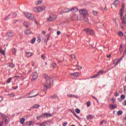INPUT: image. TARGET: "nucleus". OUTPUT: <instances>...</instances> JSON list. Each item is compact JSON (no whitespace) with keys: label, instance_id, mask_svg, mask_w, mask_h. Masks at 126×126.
I'll return each mask as SVG.
<instances>
[{"label":"nucleus","instance_id":"1","mask_svg":"<svg viewBox=\"0 0 126 126\" xmlns=\"http://www.w3.org/2000/svg\"><path fill=\"white\" fill-rule=\"evenodd\" d=\"M44 77L46 80V83L44 85V90H47L48 88L53 84V79L48 75H44Z\"/></svg>","mask_w":126,"mask_h":126},{"label":"nucleus","instance_id":"2","mask_svg":"<svg viewBox=\"0 0 126 126\" xmlns=\"http://www.w3.org/2000/svg\"><path fill=\"white\" fill-rule=\"evenodd\" d=\"M25 16L30 20H36V18H34V16L31 13H25Z\"/></svg>","mask_w":126,"mask_h":126},{"label":"nucleus","instance_id":"3","mask_svg":"<svg viewBox=\"0 0 126 126\" xmlns=\"http://www.w3.org/2000/svg\"><path fill=\"white\" fill-rule=\"evenodd\" d=\"M47 117H52V114L50 113H44L40 116H37L36 119L40 120H41V118H46Z\"/></svg>","mask_w":126,"mask_h":126},{"label":"nucleus","instance_id":"4","mask_svg":"<svg viewBox=\"0 0 126 126\" xmlns=\"http://www.w3.org/2000/svg\"><path fill=\"white\" fill-rule=\"evenodd\" d=\"M84 30L86 32L88 35H91V36H94V34H95L94 31H93V30L92 29H86Z\"/></svg>","mask_w":126,"mask_h":126},{"label":"nucleus","instance_id":"5","mask_svg":"<svg viewBox=\"0 0 126 126\" xmlns=\"http://www.w3.org/2000/svg\"><path fill=\"white\" fill-rule=\"evenodd\" d=\"M122 23L121 24V27L122 29H124L126 26V14L124 16L123 18L122 19Z\"/></svg>","mask_w":126,"mask_h":126},{"label":"nucleus","instance_id":"6","mask_svg":"<svg viewBox=\"0 0 126 126\" xmlns=\"http://www.w3.org/2000/svg\"><path fill=\"white\" fill-rule=\"evenodd\" d=\"M66 11H64V12L66 13V12H69V11H73V12H77L78 11V9L77 7H73L71 9H65Z\"/></svg>","mask_w":126,"mask_h":126},{"label":"nucleus","instance_id":"7","mask_svg":"<svg viewBox=\"0 0 126 126\" xmlns=\"http://www.w3.org/2000/svg\"><path fill=\"white\" fill-rule=\"evenodd\" d=\"M57 19V16L54 15H51V16H49V18L47 19L48 21H55Z\"/></svg>","mask_w":126,"mask_h":126},{"label":"nucleus","instance_id":"8","mask_svg":"<svg viewBox=\"0 0 126 126\" xmlns=\"http://www.w3.org/2000/svg\"><path fill=\"white\" fill-rule=\"evenodd\" d=\"M125 7H126V4L125 3H123L122 5V8L120 10L121 17H123V14H124V10L125 9Z\"/></svg>","mask_w":126,"mask_h":126},{"label":"nucleus","instance_id":"9","mask_svg":"<svg viewBox=\"0 0 126 126\" xmlns=\"http://www.w3.org/2000/svg\"><path fill=\"white\" fill-rule=\"evenodd\" d=\"M79 13L80 14H82L83 15H86L88 12H87V10L85 9H82L79 11Z\"/></svg>","mask_w":126,"mask_h":126},{"label":"nucleus","instance_id":"10","mask_svg":"<svg viewBox=\"0 0 126 126\" xmlns=\"http://www.w3.org/2000/svg\"><path fill=\"white\" fill-rule=\"evenodd\" d=\"M51 100H53L54 102H55V101H57V99H59V96H58V95L57 94H55L54 95L51 96Z\"/></svg>","mask_w":126,"mask_h":126},{"label":"nucleus","instance_id":"11","mask_svg":"<svg viewBox=\"0 0 126 126\" xmlns=\"http://www.w3.org/2000/svg\"><path fill=\"white\" fill-rule=\"evenodd\" d=\"M13 36H14V33L12 32H10L7 33V36L8 38L13 37Z\"/></svg>","mask_w":126,"mask_h":126},{"label":"nucleus","instance_id":"12","mask_svg":"<svg viewBox=\"0 0 126 126\" xmlns=\"http://www.w3.org/2000/svg\"><path fill=\"white\" fill-rule=\"evenodd\" d=\"M120 4V1L118 0H115L113 4H111V5H114L115 7H117L118 5Z\"/></svg>","mask_w":126,"mask_h":126},{"label":"nucleus","instance_id":"13","mask_svg":"<svg viewBox=\"0 0 126 126\" xmlns=\"http://www.w3.org/2000/svg\"><path fill=\"white\" fill-rule=\"evenodd\" d=\"M37 78H38V74L37 73H34L33 75L32 76V80H36V79H37Z\"/></svg>","mask_w":126,"mask_h":126},{"label":"nucleus","instance_id":"14","mask_svg":"<svg viewBox=\"0 0 126 126\" xmlns=\"http://www.w3.org/2000/svg\"><path fill=\"white\" fill-rule=\"evenodd\" d=\"M38 12H41L43 11V10H44V9L46 8V7L45 6H42L41 7H38Z\"/></svg>","mask_w":126,"mask_h":126},{"label":"nucleus","instance_id":"15","mask_svg":"<svg viewBox=\"0 0 126 126\" xmlns=\"http://www.w3.org/2000/svg\"><path fill=\"white\" fill-rule=\"evenodd\" d=\"M7 65L9 67H10V68H13V67H14V66H15V65L14 64H13V63H7Z\"/></svg>","mask_w":126,"mask_h":126},{"label":"nucleus","instance_id":"16","mask_svg":"<svg viewBox=\"0 0 126 126\" xmlns=\"http://www.w3.org/2000/svg\"><path fill=\"white\" fill-rule=\"evenodd\" d=\"M32 55H33V54L30 52H27L26 53V56L27 58H30V57L32 56Z\"/></svg>","mask_w":126,"mask_h":126},{"label":"nucleus","instance_id":"17","mask_svg":"<svg viewBox=\"0 0 126 126\" xmlns=\"http://www.w3.org/2000/svg\"><path fill=\"white\" fill-rule=\"evenodd\" d=\"M31 33H32L31 30L28 29L25 31L26 35H29Z\"/></svg>","mask_w":126,"mask_h":126},{"label":"nucleus","instance_id":"18","mask_svg":"<svg viewBox=\"0 0 126 126\" xmlns=\"http://www.w3.org/2000/svg\"><path fill=\"white\" fill-rule=\"evenodd\" d=\"M110 109H112V110H114V109H116L117 108V105L115 104H111L109 106Z\"/></svg>","mask_w":126,"mask_h":126},{"label":"nucleus","instance_id":"19","mask_svg":"<svg viewBox=\"0 0 126 126\" xmlns=\"http://www.w3.org/2000/svg\"><path fill=\"white\" fill-rule=\"evenodd\" d=\"M42 2L43 1H42V0H39L35 1V3L36 5H38L39 4H41V3H42Z\"/></svg>","mask_w":126,"mask_h":126},{"label":"nucleus","instance_id":"20","mask_svg":"<svg viewBox=\"0 0 126 126\" xmlns=\"http://www.w3.org/2000/svg\"><path fill=\"white\" fill-rule=\"evenodd\" d=\"M24 122H25V119L24 118H22L20 120V123L21 125H23L24 124Z\"/></svg>","mask_w":126,"mask_h":126},{"label":"nucleus","instance_id":"21","mask_svg":"<svg viewBox=\"0 0 126 126\" xmlns=\"http://www.w3.org/2000/svg\"><path fill=\"white\" fill-rule=\"evenodd\" d=\"M104 73V70H100L99 71L97 72V76H99V75H102Z\"/></svg>","mask_w":126,"mask_h":126},{"label":"nucleus","instance_id":"22","mask_svg":"<svg viewBox=\"0 0 126 126\" xmlns=\"http://www.w3.org/2000/svg\"><path fill=\"white\" fill-rule=\"evenodd\" d=\"M67 96L68 97H74V98H78V96L76 95L69 94H67Z\"/></svg>","mask_w":126,"mask_h":126},{"label":"nucleus","instance_id":"23","mask_svg":"<svg viewBox=\"0 0 126 126\" xmlns=\"http://www.w3.org/2000/svg\"><path fill=\"white\" fill-rule=\"evenodd\" d=\"M46 123L47 122H42L41 123H39L37 125L39 126H46Z\"/></svg>","mask_w":126,"mask_h":126},{"label":"nucleus","instance_id":"24","mask_svg":"<svg viewBox=\"0 0 126 126\" xmlns=\"http://www.w3.org/2000/svg\"><path fill=\"white\" fill-rule=\"evenodd\" d=\"M73 76H76V77L79 76V72H77L73 73Z\"/></svg>","mask_w":126,"mask_h":126},{"label":"nucleus","instance_id":"25","mask_svg":"<svg viewBox=\"0 0 126 126\" xmlns=\"http://www.w3.org/2000/svg\"><path fill=\"white\" fill-rule=\"evenodd\" d=\"M12 54L13 55H16V49H15V48L12 49Z\"/></svg>","mask_w":126,"mask_h":126},{"label":"nucleus","instance_id":"26","mask_svg":"<svg viewBox=\"0 0 126 126\" xmlns=\"http://www.w3.org/2000/svg\"><path fill=\"white\" fill-rule=\"evenodd\" d=\"M24 25L25 27H29V23L27 22H24Z\"/></svg>","mask_w":126,"mask_h":126},{"label":"nucleus","instance_id":"27","mask_svg":"<svg viewBox=\"0 0 126 126\" xmlns=\"http://www.w3.org/2000/svg\"><path fill=\"white\" fill-rule=\"evenodd\" d=\"M93 13L94 16H97V15H98V13H99V12L98 11H93Z\"/></svg>","mask_w":126,"mask_h":126},{"label":"nucleus","instance_id":"28","mask_svg":"<svg viewBox=\"0 0 126 126\" xmlns=\"http://www.w3.org/2000/svg\"><path fill=\"white\" fill-rule=\"evenodd\" d=\"M33 11H34V12H39V10L38 7H34L33 8Z\"/></svg>","mask_w":126,"mask_h":126},{"label":"nucleus","instance_id":"29","mask_svg":"<svg viewBox=\"0 0 126 126\" xmlns=\"http://www.w3.org/2000/svg\"><path fill=\"white\" fill-rule=\"evenodd\" d=\"M13 78L12 77H10V78H9L7 80V83H10V82H11V80H12V79Z\"/></svg>","mask_w":126,"mask_h":126},{"label":"nucleus","instance_id":"30","mask_svg":"<svg viewBox=\"0 0 126 126\" xmlns=\"http://www.w3.org/2000/svg\"><path fill=\"white\" fill-rule=\"evenodd\" d=\"M38 94H33L32 95L28 96V98H33V97H36V96H38Z\"/></svg>","mask_w":126,"mask_h":126},{"label":"nucleus","instance_id":"31","mask_svg":"<svg viewBox=\"0 0 126 126\" xmlns=\"http://www.w3.org/2000/svg\"><path fill=\"white\" fill-rule=\"evenodd\" d=\"M122 114H123V111L122 110H119L117 112V115L118 116H121V115H122Z\"/></svg>","mask_w":126,"mask_h":126},{"label":"nucleus","instance_id":"32","mask_svg":"<svg viewBox=\"0 0 126 126\" xmlns=\"http://www.w3.org/2000/svg\"><path fill=\"white\" fill-rule=\"evenodd\" d=\"M4 120H5V124H8V117L4 118Z\"/></svg>","mask_w":126,"mask_h":126},{"label":"nucleus","instance_id":"33","mask_svg":"<svg viewBox=\"0 0 126 126\" xmlns=\"http://www.w3.org/2000/svg\"><path fill=\"white\" fill-rule=\"evenodd\" d=\"M119 51L121 53H123V44H122L120 45V47L119 48Z\"/></svg>","mask_w":126,"mask_h":126},{"label":"nucleus","instance_id":"34","mask_svg":"<svg viewBox=\"0 0 126 126\" xmlns=\"http://www.w3.org/2000/svg\"><path fill=\"white\" fill-rule=\"evenodd\" d=\"M114 95L115 97H118L120 96V94H119V93L118 92H115L114 94Z\"/></svg>","mask_w":126,"mask_h":126},{"label":"nucleus","instance_id":"35","mask_svg":"<svg viewBox=\"0 0 126 126\" xmlns=\"http://www.w3.org/2000/svg\"><path fill=\"white\" fill-rule=\"evenodd\" d=\"M26 126H32L31 121H29V122H27Z\"/></svg>","mask_w":126,"mask_h":126},{"label":"nucleus","instance_id":"36","mask_svg":"<svg viewBox=\"0 0 126 126\" xmlns=\"http://www.w3.org/2000/svg\"><path fill=\"white\" fill-rule=\"evenodd\" d=\"M16 15H17L16 13L15 12L13 13V14L12 15V18H15V17H16Z\"/></svg>","mask_w":126,"mask_h":126},{"label":"nucleus","instance_id":"37","mask_svg":"<svg viewBox=\"0 0 126 126\" xmlns=\"http://www.w3.org/2000/svg\"><path fill=\"white\" fill-rule=\"evenodd\" d=\"M35 41H36V38L35 37L33 38V39L32 40V44H34V43H35Z\"/></svg>","mask_w":126,"mask_h":126},{"label":"nucleus","instance_id":"38","mask_svg":"<svg viewBox=\"0 0 126 126\" xmlns=\"http://www.w3.org/2000/svg\"><path fill=\"white\" fill-rule=\"evenodd\" d=\"M111 102H112V103H113L114 104H115L116 103V99H115V98H112L111 99Z\"/></svg>","mask_w":126,"mask_h":126},{"label":"nucleus","instance_id":"39","mask_svg":"<svg viewBox=\"0 0 126 126\" xmlns=\"http://www.w3.org/2000/svg\"><path fill=\"white\" fill-rule=\"evenodd\" d=\"M41 57L42 58V60H43L44 61L46 60V56H45V55L42 54Z\"/></svg>","mask_w":126,"mask_h":126},{"label":"nucleus","instance_id":"40","mask_svg":"<svg viewBox=\"0 0 126 126\" xmlns=\"http://www.w3.org/2000/svg\"><path fill=\"white\" fill-rule=\"evenodd\" d=\"M121 98L122 99V100H124L126 98V96L124 94H122L121 95Z\"/></svg>","mask_w":126,"mask_h":126},{"label":"nucleus","instance_id":"41","mask_svg":"<svg viewBox=\"0 0 126 126\" xmlns=\"http://www.w3.org/2000/svg\"><path fill=\"white\" fill-rule=\"evenodd\" d=\"M75 112L76 113H77V114H79L80 113V110H79V109L78 108H76L75 109Z\"/></svg>","mask_w":126,"mask_h":126},{"label":"nucleus","instance_id":"42","mask_svg":"<svg viewBox=\"0 0 126 126\" xmlns=\"http://www.w3.org/2000/svg\"><path fill=\"white\" fill-rule=\"evenodd\" d=\"M87 119H88V120H90V119H92V115H89L87 116Z\"/></svg>","mask_w":126,"mask_h":126},{"label":"nucleus","instance_id":"43","mask_svg":"<svg viewBox=\"0 0 126 126\" xmlns=\"http://www.w3.org/2000/svg\"><path fill=\"white\" fill-rule=\"evenodd\" d=\"M39 107H40V105H39L38 104H34L33 105V108H39Z\"/></svg>","mask_w":126,"mask_h":126},{"label":"nucleus","instance_id":"44","mask_svg":"<svg viewBox=\"0 0 126 126\" xmlns=\"http://www.w3.org/2000/svg\"><path fill=\"white\" fill-rule=\"evenodd\" d=\"M0 53L1 54H2V55H3V56H4L5 55V51L3 50H2Z\"/></svg>","mask_w":126,"mask_h":126},{"label":"nucleus","instance_id":"45","mask_svg":"<svg viewBox=\"0 0 126 126\" xmlns=\"http://www.w3.org/2000/svg\"><path fill=\"white\" fill-rule=\"evenodd\" d=\"M87 107H90V105H91V103L90 102V101H88L87 103Z\"/></svg>","mask_w":126,"mask_h":126},{"label":"nucleus","instance_id":"46","mask_svg":"<svg viewBox=\"0 0 126 126\" xmlns=\"http://www.w3.org/2000/svg\"><path fill=\"white\" fill-rule=\"evenodd\" d=\"M70 57H71L72 60H73V59H75V56L74 55H71Z\"/></svg>","mask_w":126,"mask_h":126},{"label":"nucleus","instance_id":"47","mask_svg":"<svg viewBox=\"0 0 126 126\" xmlns=\"http://www.w3.org/2000/svg\"><path fill=\"white\" fill-rule=\"evenodd\" d=\"M119 35L121 37H123V36H124V33H123L122 32H119Z\"/></svg>","mask_w":126,"mask_h":126},{"label":"nucleus","instance_id":"48","mask_svg":"<svg viewBox=\"0 0 126 126\" xmlns=\"http://www.w3.org/2000/svg\"><path fill=\"white\" fill-rule=\"evenodd\" d=\"M11 15L10 14H9L8 15L4 18V19L7 20V19H8V17H9Z\"/></svg>","mask_w":126,"mask_h":126},{"label":"nucleus","instance_id":"49","mask_svg":"<svg viewBox=\"0 0 126 126\" xmlns=\"http://www.w3.org/2000/svg\"><path fill=\"white\" fill-rule=\"evenodd\" d=\"M8 96H11L12 97H14V94H8Z\"/></svg>","mask_w":126,"mask_h":126},{"label":"nucleus","instance_id":"50","mask_svg":"<svg viewBox=\"0 0 126 126\" xmlns=\"http://www.w3.org/2000/svg\"><path fill=\"white\" fill-rule=\"evenodd\" d=\"M123 106H126V100L122 103Z\"/></svg>","mask_w":126,"mask_h":126},{"label":"nucleus","instance_id":"51","mask_svg":"<svg viewBox=\"0 0 126 126\" xmlns=\"http://www.w3.org/2000/svg\"><path fill=\"white\" fill-rule=\"evenodd\" d=\"M2 125H3V121H0V126H2Z\"/></svg>","mask_w":126,"mask_h":126},{"label":"nucleus","instance_id":"52","mask_svg":"<svg viewBox=\"0 0 126 126\" xmlns=\"http://www.w3.org/2000/svg\"><path fill=\"white\" fill-rule=\"evenodd\" d=\"M67 125V122H64L63 124V126H65Z\"/></svg>","mask_w":126,"mask_h":126},{"label":"nucleus","instance_id":"53","mask_svg":"<svg viewBox=\"0 0 126 126\" xmlns=\"http://www.w3.org/2000/svg\"><path fill=\"white\" fill-rule=\"evenodd\" d=\"M52 66H53V67H56L57 66V64L56 63H54L52 64Z\"/></svg>","mask_w":126,"mask_h":126},{"label":"nucleus","instance_id":"54","mask_svg":"<svg viewBox=\"0 0 126 126\" xmlns=\"http://www.w3.org/2000/svg\"><path fill=\"white\" fill-rule=\"evenodd\" d=\"M98 76V75L96 74L95 75H94V76H93L92 78H95V77H97Z\"/></svg>","mask_w":126,"mask_h":126},{"label":"nucleus","instance_id":"55","mask_svg":"<svg viewBox=\"0 0 126 126\" xmlns=\"http://www.w3.org/2000/svg\"><path fill=\"white\" fill-rule=\"evenodd\" d=\"M17 88H18V86H16L15 88L12 87V89H14V90H16V89H17Z\"/></svg>","mask_w":126,"mask_h":126},{"label":"nucleus","instance_id":"56","mask_svg":"<svg viewBox=\"0 0 126 126\" xmlns=\"http://www.w3.org/2000/svg\"><path fill=\"white\" fill-rule=\"evenodd\" d=\"M31 125L32 126H33V125H34V124H35V122H34L33 121H31Z\"/></svg>","mask_w":126,"mask_h":126},{"label":"nucleus","instance_id":"57","mask_svg":"<svg viewBox=\"0 0 126 126\" xmlns=\"http://www.w3.org/2000/svg\"><path fill=\"white\" fill-rule=\"evenodd\" d=\"M92 97H93L94 99H95L96 101H97V102H98V99H97V98H96L94 96H92Z\"/></svg>","mask_w":126,"mask_h":126},{"label":"nucleus","instance_id":"58","mask_svg":"<svg viewBox=\"0 0 126 126\" xmlns=\"http://www.w3.org/2000/svg\"><path fill=\"white\" fill-rule=\"evenodd\" d=\"M47 39H46V43L48 42V40H49L50 36H46Z\"/></svg>","mask_w":126,"mask_h":126},{"label":"nucleus","instance_id":"59","mask_svg":"<svg viewBox=\"0 0 126 126\" xmlns=\"http://www.w3.org/2000/svg\"><path fill=\"white\" fill-rule=\"evenodd\" d=\"M61 33V31H57V35H60Z\"/></svg>","mask_w":126,"mask_h":126},{"label":"nucleus","instance_id":"60","mask_svg":"<svg viewBox=\"0 0 126 126\" xmlns=\"http://www.w3.org/2000/svg\"><path fill=\"white\" fill-rule=\"evenodd\" d=\"M3 100V98L1 96H0V102H1Z\"/></svg>","mask_w":126,"mask_h":126},{"label":"nucleus","instance_id":"61","mask_svg":"<svg viewBox=\"0 0 126 126\" xmlns=\"http://www.w3.org/2000/svg\"><path fill=\"white\" fill-rule=\"evenodd\" d=\"M120 62H121L120 60H118V61L116 62V64H119Z\"/></svg>","mask_w":126,"mask_h":126},{"label":"nucleus","instance_id":"62","mask_svg":"<svg viewBox=\"0 0 126 126\" xmlns=\"http://www.w3.org/2000/svg\"><path fill=\"white\" fill-rule=\"evenodd\" d=\"M37 42L38 43H40L41 42V38H38V40H37Z\"/></svg>","mask_w":126,"mask_h":126},{"label":"nucleus","instance_id":"63","mask_svg":"<svg viewBox=\"0 0 126 126\" xmlns=\"http://www.w3.org/2000/svg\"><path fill=\"white\" fill-rule=\"evenodd\" d=\"M41 33H42V34H46V32H45L44 31H42L41 32Z\"/></svg>","mask_w":126,"mask_h":126},{"label":"nucleus","instance_id":"64","mask_svg":"<svg viewBox=\"0 0 126 126\" xmlns=\"http://www.w3.org/2000/svg\"><path fill=\"white\" fill-rule=\"evenodd\" d=\"M32 66H34L35 65V63H34V62L32 61Z\"/></svg>","mask_w":126,"mask_h":126}]
</instances>
